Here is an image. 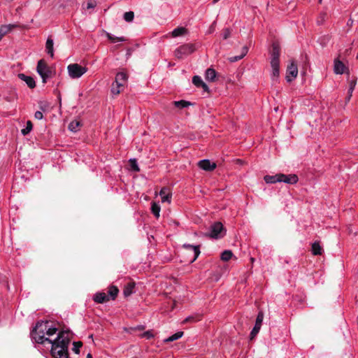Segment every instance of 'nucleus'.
Listing matches in <instances>:
<instances>
[{
	"label": "nucleus",
	"mask_w": 358,
	"mask_h": 358,
	"mask_svg": "<svg viewBox=\"0 0 358 358\" xmlns=\"http://www.w3.org/2000/svg\"><path fill=\"white\" fill-rule=\"evenodd\" d=\"M57 331L58 329L52 322L42 320L36 323L31 331V336L32 340L37 343L45 344L46 342L49 343L53 340L51 337Z\"/></svg>",
	"instance_id": "nucleus-1"
},
{
	"label": "nucleus",
	"mask_w": 358,
	"mask_h": 358,
	"mask_svg": "<svg viewBox=\"0 0 358 358\" xmlns=\"http://www.w3.org/2000/svg\"><path fill=\"white\" fill-rule=\"evenodd\" d=\"M70 338L67 331L57 333V337L51 343V354L54 358H68Z\"/></svg>",
	"instance_id": "nucleus-2"
},
{
	"label": "nucleus",
	"mask_w": 358,
	"mask_h": 358,
	"mask_svg": "<svg viewBox=\"0 0 358 358\" xmlns=\"http://www.w3.org/2000/svg\"><path fill=\"white\" fill-rule=\"evenodd\" d=\"M67 71L71 78L78 79L87 71V68L75 63L69 64L67 66Z\"/></svg>",
	"instance_id": "nucleus-3"
},
{
	"label": "nucleus",
	"mask_w": 358,
	"mask_h": 358,
	"mask_svg": "<svg viewBox=\"0 0 358 358\" xmlns=\"http://www.w3.org/2000/svg\"><path fill=\"white\" fill-rule=\"evenodd\" d=\"M226 234V230L223 224L220 222H216L211 224L208 236L215 239L222 238Z\"/></svg>",
	"instance_id": "nucleus-4"
},
{
	"label": "nucleus",
	"mask_w": 358,
	"mask_h": 358,
	"mask_svg": "<svg viewBox=\"0 0 358 358\" xmlns=\"http://www.w3.org/2000/svg\"><path fill=\"white\" fill-rule=\"evenodd\" d=\"M195 50V47L192 43H187L177 48L174 51V56L177 59H182L183 57L190 55Z\"/></svg>",
	"instance_id": "nucleus-5"
},
{
	"label": "nucleus",
	"mask_w": 358,
	"mask_h": 358,
	"mask_svg": "<svg viewBox=\"0 0 358 358\" xmlns=\"http://www.w3.org/2000/svg\"><path fill=\"white\" fill-rule=\"evenodd\" d=\"M37 73L40 75L42 78L43 83H46L48 78L51 77L52 71L47 66L46 63L43 59H40L38 62L36 66Z\"/></svg>",
	"instance_id": "nucleus-6"
},
{
	"label": "nucleus",
	"mask_w": 358,
	"mask_h": 358,
	"mask_svg": "<svg viewBox=\"0 0 358 358\" xmlns=\"http://www.w3.org/2000/svg\"><path fill=\"white\" fill-rule=\"evenodd\" d=\"M263 320H264V313L262 311H259L258 313V315L256 318L255 327H253V329H252V331L250 332L251 339L253 338L255 336H256V335L259 333V331L261 329V327H262Z\"/></svg>",
	"instance_id": "nucleus-7"
},
{
	"label": "nucleus",
	"mask_w": 358,
	"mask_h": 358,
	"mask_svg": "<svg viewBox=\"0 0 358 358\" xmlns=\"http://www.w3.org/2000/svg\"><path fill=\"white\" fill-rule=\"evenodd\" d=\"M298 75V68L296 64L292 62L287 66L286 79L287 82H291Z\"/></svg>",
	"instance_id": "nucleus-8"
},
{
	"label": "nucleus",
	"mask_w": 358,
	"mask_h": 358,
	"mask_svg": "<svg viewBox=\"0 0 358 358\" xmlns=\"http://www.w3.org/2000/svg\"><path fill=\"white\" fill-rule=\"evenodd\" d=\"M198 166H199V168H201V169L204 170V171H213L217 165L214 162H211L210 160L208 159H202V160H200L199 162H198Z\"/></svg>",
	"instance_id": "nucleus-9"
},
{
	"label": "nucleus",
	"mask_w": 358,
	"mask_h": 358,
	"mask_svg": "<svg viewBox=\"0 0 358 358\" xmlns=\"http://www.w3.org/2000/svg\"><path fill=\"white\" fill-rule=\"evenodd\" d=\"M183 248L186 249L189 252L193 254V257L192 259L189 261V262H194L197 259L200 254L199 246H194L189 244H184Z\"/></svg>",
	"instance_id": "nucleus-10"
},
{
	"label": "nucleus",
	"mask_w": 358,
	"mask_h": 358,
	"mask_svg": "<svg viewBox=\"0 0 358 358\" xmlns=\"http://www.w3.org/2000/svg\"><path fill=\"white\" fill-rule=\"evenodd\" d=\"M280 182H283L287 184H295L298 182V176L295 174L285 175L280 173Z\"/></svg>",
	"instance_id": "nucleus-11"
},
{
	"label": "nucleus",
	"mask_w": 358,
	"mask_h": 358,
	"mask_svg": "<svg viewBox=\"0 0 358 358\" xmlns=\"http://www.w3.org/2000/svg\"><path fill=\"white\" fill-rule=\"evenodd\" d=\"M159 196L162 202L171 203L172 194L169 188L166 187H162L159 192Z\"/></svg>",
	"instance_id": "nucleus-12"
},
{
	"label": "nucleus",
	"mask_w": 358,
	"mask_h": 358,
	"mask_svg": "<svg viewBox=\"0 0 358 358\" xmlns=\"http://www.w3.org/2000/svg\"><path fill=\"white\" fill-rule=\"evenodd\" d=\"M127 76L124 72H119L115 76V80L113 83L117 85V87H122L126 83Z\"/></svg>",
	"instance_id": "nucleus-13"
},
{
	"label": "nucleus",
	"mask_w": 358,
	"mask_h": 358,
	"mask_svg": "<svg viewBox=\"0 0 358 358\" xmlns=\"http://www.w3.org/2000/svg\"><path fill=\"white\" fill-rule=\"evenodd\" d=\"M18 78L26 83V84L27 85V86L29 87V88H34L36 87V83H35V80L34 79L31 77V76H26L25 74L24 73H19L18 74Z\"/></svg>",
	"instance_id": "nucleus-14"
},
{
	"label": "nucleus",
	"mask_w": 358,
	"mask_h": 358,
	"mask_svg": "<svg viewBox=\"0 0 358 358\" xmlns=\"http://www.w3.org/2000/svg\"><path fill=\"white\" fill-rule=\"evenodd\" d=\"M93 299L98 303H103L109 301V296L105 292H97L94 294Z\"/></svg>",
	"instance_id": "nucleus-15"
},
{
	"label": "nucleus",
	"mask_w": 358,
	"mask_h": 358,
	"mask_svg": "<svg viewBox=\"0 0 358 358\" xmlns=\"http://www.w3.org/2000/svg\"><path fill=\"white\" fill-rule=\"evenodd\" d=\"M17 27L16 24H6L0 27V41L8 33H9L14 27Z\"/></svg>",
	"instance_id": "nucleus-16"
},
{
	"label": "nucleus",
	"mask_w": 358,
	"mask_h": 358,
	"mask_svg": "<svg viewBox=\"0 0 358 358\" xmlns=\"http://www.w3.org/2000/svg\"><path fill=\"white\" fill-rule=\"evenodd\" d=\"M53 45H54L53 40L50 37H48L46 41V43H45V49H46L47 53L52 58L54 57Z\"/></svg>",
	"instance_id": "nucleus-17"
},
{
	"label": "nucleus",
	"mask_w": 358,
	"mask_h": 358,
	"mask_svg": "<svg viewBox=\"0 0 358 358\" xmlns=\"http://www.w3.org/2000/svg\"><path fill=\"white\" fill-rule=\"evenodd\" d=\"M248 52V48L247 46H243L241 49V54L240 55L231 57L229 58V60L230 62H238V60L243 59L246 55Z\"/></svg>",
	"instance_id": "nucleus-18"
},
{
	"label": "nucleus",
	"mask_w": 358,
	"mask_h": 358,
	"mask_svg": "<svg viewBox=\"0 0 358 358\" xmlns=\"http://www.w3.org/2000/svg\"><path fill=\"white\" fill-rule=\"evenodd\" d=\"M264 181L266 183L273 184L276 182H280V173L275 176H265L264 178Z\"/></svg>",
	"instance_id": "nucleus-19"
},
{
	"label": "nucleus",
	"mask_w": 358,
	"mask_h": 358,
	"mask_svg": "<svg viewBox=\"0 0 358 358\" xmlns=\"http://www.w3.org/2000/svg\"><path fill=\"white\" fill-rule=\"evenodd\" d=\"M216 75H217V73H216V71H215V69L208 68L206 71L205 78L208 81L213 82L215 80Z\"/></svg>",
	"instance_id": "nucleus-20"
},
{
	"label": "nucleus",
	"mask_w": 358,
	"mask_h": 358,
	"mask_svg": "<svg viewBox=\"0 0 358 358\" xmlns=\"http://www.w3.org/2000/svg\"><path fill=\"white\" fill-rule=\"evenodd\" d=\"M345 65L339 60L334 62V72L336 74H343L344 73Z\"/></svg>",
	"instance_id": "nucleus-21"
},
{
	"label": "nucleus",
	"mask_w": 358,
	"mask_h": 358,
	"mask_svg": "<svg viewBox=\"0 0 358 358\" xmlns=\"http://www.w3.org/2000/svg\"><path fill=\"white\" fill-rule=\"evenodd\" d=\"M106 36L108 38V39L111 43H117V42H124L127 41V38L124 36H120V37L115 36L114 35H113L108 32L106 33Z\"/></svg>",
	"instance_id": "nucleus-22"
},
{
	"label": "nucleus",
	"mask_w": 358,
	"mask_h": 358,
	"mask_svg": "<svg viewBox=\"0 0 358 358\" xmlns=\"http://www.w3.org/2000/svg\"><path fill=\"white\" fill-rule=\"evenodd\" d=\"M280 48L277 43H273L272 51L271 53V59H279Z\"/></svg>",
	"instance_id": "nucleus-23"
},
{
	"label": "nucleus",
	"mask_w": 358,
	"mask_h": 358,
	"mask_svg": "<svg viewBox=\"0 0 358 358\" xmlns=\"http://www.w3.org/2000/svg\"><path fill=\"white\" fill-rule=\"evenodd\" d=\"M187 30L184 27H178L173 30L171 32L173 37H178L182 36L186 33Z\"/></svg>",
	"instance_id": "nucleus-24"
},
{
	"label": "nucleus",
	"mask_w": 358,
	"mask_h": 358,
	"mask_svg": "<svg viewBox=\"0 0 358 358\" xmlns=\"http://www.w3.org/2000/svg\"><path fill=\"white\" fill-rule=\"evenodd\" d=\"M134 284L128 283L124 289V295L125 296H130L134 292Z\"/></svg>",
	"instance_id": "nucleus-25"
},
{
	"label": "nucleus",
	"mask_w": 358,
	"mask_h": 358,
	"mask_svg": "<svg viewBox=\"0 0 358 358\" xmlns=\"http://www.w3.org/2000/svg\"><path fill=\"white\" fill-rule=\"evenodd\" d=\"M118 289L115 287H110L109 290H108V296H109V300L110 299H112V300H114L116 296H117V294H118Z\"/></svg>",
	"instance_id": "nucleus-26"
},
{
	"label": "nucleus",
	"mask_w": 358,
	"mask_h": 358,
	"mask_svg": "<svg viewBox=\"0 0 358 358\" xmlns=\"http://www.w3.org/2000/svg\"><path fill=\"white\" fill-rule=\"evenodd\" d=\"M183 335L182 331H178L164 340L165 342H172L180 338Z\"/></svg>",
	"instance_id": "nucleus-27"
},
{
	"label": "nucleus",
	"mask_w": 358,
	"mask_h": 358,
	"mask_svg": "<svg viewBox=\"0 0 358 358\" xmlns=\"http://www.w3.org/2000/svg\"><path fill=\"white\" fill-rule=\"evenodd\" d=\"M322 251V249L318 243L315 242L312 245V252L314 255H321Z\"/></svg>",
	"instance_id": "nucleus-28"
},
{
	"label": "nucleus",
	"mask_w": 358,
	"mask_h": 358,
	"mask_svg": "<svg viewBox=\"0 0 358 358\" xmlns=\"http://www.w3.org/2000/svg\"><path fill=\"white\" fill-rule=\"evenodd\" d=\"M176 107L180 108H187L189 106L192 105V103L189 101L180 100L173 102Z\"/></svg>",
	"instance_id": "nucleus-29"
},
{
	"label": "nucleus",
	"mask_w": 358,
	"mask_h": 358,
	"mask_svg": "<svg viewBox=\"0 0 358 358\" xmlns=\"http://www.w3.org/2000/svg\"><path fill=\"white\" fill-rule=\"evenodd\" d=\"M80 125V123L79 121L73 120L69 123V129L71 131L76 132L78 130Z\"/></svg>",
	"instance_id": "nucleus-30"
},
{
	"label": "nucleus",
	"mask_w": 358,
	"mask_h": 358,
	"mask_svg": "<svg viewBox=\"0 0 358 358\" xmlns=\"http://www.w3.org/2000/svg\"><path fill=\"white\" fill-rule=\"evenodd\" d=\"M151 210L153 215L156 217H159V213H160V206L159 205L157 204L156 203H152L151 206Z\"/></svg>",
	"instance_id": "nucleus-31"
},
{
	"label": "nucleus",
	"mask_w": 358,
	"mask_h": 358,
	"mask_svg": "<svg viewBox=\"0 0 358 358\" xmlns=\"http://www.w3.org/2000/svg\"><path fill=\"white\" fill-rule=\"evenodd\" d=\"M232 255H233V254L231 250H224L221 254V259L224 262H227L231 258Z\"/></svg>",
	"instance_id": "nucleus-32"
},
{
	"label": "nucleus",
	"mask_w": 358,
	"mask_h": 358,
	"mask_svg": "<svg viewBox=\"0 0 358 358\" xmlns=\"http://www.w3.org/2000/svg\"><path fill=\"white\" fill-rule=\"evenodd\" d=\"M32 123L31 121H27L25 128L22 129L21 132L24 136L27 135L32 129Z\"/></svg>",
	"instance_id": "nucleus-33"
},
{
	"label": "nucleus",
	"mask_w": 358,
	"mask_h": 358,
	"mask_svg": "<svg viewBox=\"0 0 358 358\" xmlns=\"http://www.w3.org/2000/svg\"><path fill=\"white\" fill-rule=\"evenodd\" d=\"M192 83L196 87H200L203 85V81L199 76H194L192 78Z\"/></svg>",
	"instance_id": "nucleus-34"
},
{
	"label": "nucleus",
	"mask_w": 358,
	"mask_h": 358,
	"mask_svg": "<svg viewBox=\"0 0 358 358\" xmlns=\"http://www.w3.org/2000/svg\"><path fill=\"white\" fill-rule=\"evenodd\" d=\"M124 20L127 22H132L133 20H134V12L132 11H128V12H126L124 14Z\"/></svg>",
	"instance_id": "nucleus-35"
},
{
	"label": "nucleus",
	"mask_w": 358,
	"mask_h": 358,
	"mask_svg": "<svg viewBox=\"0 0 358 358\" xmlns=\"http://www.w3.org/2000/svg\"><path fill=\"white\" fill-rule=\"evenodd\" d=\"M271 66L272 69H279L280 60L279 59H271Z\"/></svg>",
	"instance_id": "nucleus-36"
},
{
	"label": "nucleus",
	"mask_w": 358,
	"mask_h": 358,
	"mask_svg": "<svg viewBox=\"0 0 358 358\" xmlns=\"http://www.w3.org/2000/svg\"><path fill=\"white\" fill-rule=\"evenodd\" d=\"M355 85H356V80H352L350 82V87H349L348 92V93L350 94V96H352V92L355 87Z\"/></svg>",
	"instance_id": "nucleus-37"
},
{
	"label": "nucleus",
	"mask_w": 358,
	"mask_h": 358,
	"mask_svg": "<svg viewBox=\"0 0 358 358\" xmlns=\"http://www.w3.org/2000/svg\"><path fill=\"white\" fill-rule=\"evenodd\" d=\"M130 166L132 170L135 171H139V168L137 164V162L135 159H130Z\"/></svg>",
	"instance_id": "nucleus-38"
},
{
	"label": "nucleus",
	"mask_w": 358,
	"mask_h": 358,
	"mask_svg": "<svg viewBox=\"0 0 358 358\" xmlns=\"http://www.w3.org/2000/svg\"><path fill=\"white\" fill-rule=\"evenodd\" d=\"M73 348L72 349L73 351L75 353L78 354L80 352V348L82 346V343L81 342H73Z\"/></svg>",
	"instance_id": "nucleus-39"
},
{
	"label": "nucleus",
	"mask_w": 358,
	"mask_h": 358,
	"mask_svg": "<svg viewBox=\"0 0 358 358\" xmlns=\"http://www.w3.org/2000/svg\"><path fill=\"white\" fill-rule=\"evenodd\" d=\"M120 91H121V87H117V85H116L115 83L112 84V87H111L112 94L117 95V94H120Z\"/></svg>",
	"instance_id": "nucleus-40"
},
{
	"label": "nucleus",
	"mask_w": 358,
	"mask_h": 358,
	"mask_svg": "<svg viewBox=\"0 0 358 358\" xmlns=\"http://www.w3.org/2000/svg\"><path fill=\"white\" fill-rule=\"evenodd\" d=\"M231 30L229 28L224 29L223 30V32H222V38H223V39L226 40L228 38H229L230 36H231Z\"/></svg>",
	"instance_id": "nucleus-41"
},
{
	"label": "nucleus",
	"mask_w": 358,
	"mask_h": 358,
	"mask_svg": "<svg viewBox=\"0 0 358 358\" xmlns=\"http://www.w3.org/2000/svg\"><path fill=\"white\" fill-rule=\"evenodd\" d=\"M279 73H280V71H279V69H272V79L273 80H275L278 78L279 76Z\"/></svg>",
	"instance_id": "nucleus-42"
},
{
	"label": "nucleus",
	"mask_w": 358,
	"mask_h": 358,
	"mask_svg": "<svg viewBox=\"0 0 358 358\" xmlns=\"http://www.w3.org/2000/svg\"><path fill=\"white\" fill-rule=\"evenodd\" d=\"M96 6V1L92 0V1H90L87 2V9L94 8Z\"/></svg>",
	"instance_id": "nucleus-43"
},
{
	"label": "nucleus",
	"mask_w": 358,
	"mask_h": 358,
	"mask_svg": "<svg viewBox=\"0 0 358 358\" xmlns=\"http://www.w3.org/2000/svg\"><path fill=\"white\" fill-rule=\"evenodd\" d=\"M142 337H144V338H146L148 339L149 338H151L153 337V334H152L151 331H147L145 332H144L142 335H141Z\"/></svg>",
	"instance_id": "nucleus-44"
},
{
	"label": "nucleus",
	"mask_w": 358,
	"mask_h": 358,
	"mask_svg": "<svg viewBox=\"0 0 358 358\" xmlns=\"http://www.w3.org/2000/svg\"><path fill=\"white\" fill-rule=\"evenodd\" d=\"M34 117L37 120H42L43 117V113L41 111H36L34 114Z\"/></svg>",
	"instance_id": "nucleus-45"
},
{
	"label": "nucleus",
	"mask_w": 358,
	"mask_h": 358,
	"mask_svg": "<svg viewBox=\"0 0 358 358\" xmlns=\"http://www.w3.org/2000/svg\"><path fill=\"white\" fill-rule=\"evenodd\" d=\"M200 87H201L203 90V91H205V92L209 91V88H208V85L204 82L203 83V85H201V86H200Z\"/></svg>",
	"instance_id": "nucleus-46"
},
{
	"label": "nucleus",
	"mask_w": 358,
	"mask_h": 358,
	"mask_svg": "<svg viewBox=\"0 0 358 358\" xmlns=\"http://www.w3.org/2000/svg\"><path fill=\"white\" fill-rule=\"evenodd\" d=\"M190 321H194V317L192 316L187 317L185 320L184 322H190Z\"/></svg>",
	"instance_id": "nucleus-47"
},
{
	"label": "nucleus",
	"mask_w": 358,
	"mask_h": 358,
	"mask_svg": "<svg viewBox=\"0 0 358 358\" xmlns=\"http://www.w3.org/2000/svg\"><path fill=\"white\" fill-rule=\"evenodd\" d=\"M13 99H14V97H13V98H8V97H6V99L8 101H11Z\"/></svg>",
	"instance_id": "nucleus-48"
},
{
	"label": "nucleus",
	"mask_w": 358,
	"mask_h": 358,
	"mask_svg": "<svg viewBox=\"0 0 358 358\" xmlns=\"http://www.w3.org/2000/svg\"><path fill=\"white\" fill-rule=\"evenodd\" d=\"M350 98H351V96H350V94H348V96L346 98L347 101H350Z\"/></svg>",
	"instance_id": "nucleus-49"
},
{
	"label": "nucleus",
	"mask_w": 358,
	"mask_h": 358,
	"mask_svg": "<svg viewBox=\"0 0 358 358\" xmlns=\"http://www.w3.org/2000/svg\"><path fill=\"white\" fill-rule=\"evenodd\" d=\"M350 98H351V96H350V94H348V96L346 98L347 101H350Z\"/></svg>",
	"instance_id": "nucleus-50"
},
{
	"label": "nucleus",
	"mask_w": 358,
	"mask_h": 358,
	"mask_svg": "<svg viewBox=\"0 0 358 358\" xmlns=\"http://www.w3.org/2000/svg\"><path fill=\"white\" fill-rule=\"evenodd\" d=\"M220 0H213V3L215 4L218 2Z\"/></svg>",
	"instance_id": "nucleus-51"
},
{
	"label": "nucleus",
	"mask_w": 358,
	"mask_h": 358,
	"mask_svg": "<svg viewBox=\"0 0 358 358\" xmlns=\"http://www.w3.org/2000/svg\"><path fill=\"white\" fill-rule=\"evenodd\" d=\"M87 358H92L91 354L89 353L87 356Z\"/></svg>",
	"instance_id": "nucleus-52"
}]
</instances>
